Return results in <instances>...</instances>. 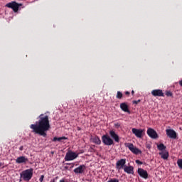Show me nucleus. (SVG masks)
I'll return each instance as SVG.
<instances>
[{
	"label": "nucleus",
	"instance_id": "nucleus-1",
	"mask_svg": "<svg viewBox=\"0 0 182 182\" xmlns=\"http://www.w3.org/2000/svg\"><path fill=\"white\" fill-rule=\"evenodd\" d=\"M38 121L36 124H31L30 128L33 129V132L46 137V132L50 129L49 123V116L41 114L38 117Z\"/></svg>",
	"mask_w": 182,
	"mask_h": 182
},
{
	"label": "nucleus",
	"instance_id": "nucleus-2",
	"mask_svg": "<svg viewBox=\"0 0 182 182\" xmlns=\"http://www.w3.org/2000/svg\"><path fill=\"white\" fill-rule=\"evenodd\" d=\"M33 177V168L26 169L20 173V179L19 181H31Z\"/></svg>",
	"mask_w": 182,
	"mask_h": 182
},
{
	"label": "nucleus",
	"instance_id": "nucleus-3",
	"mask_svg": "<svg viewBox=\"0 0 182 182\" xmlns=\"http://www.w3.org/2000/svg\"><path fill=\"white\" fill-rule=\"evenodd\" d=\"M78 157V154L73 151H68L65 156V161H72Z\"/></svg>",
	"mask_w": 182,
	"mask_h": 182
},
{
	"label": "nucleus",
	"instance_id": "nucleus-4",
	"mask_svg": "<svg viewBox=\"0 0 182 182\" xmlns=\"http://www.w3.org/2000/svg\"><path fill=\"white\" fill-rule=\"evenodd\" d=\"M21 4H18L16 1H12L6 4V7L12 9L14 12H18V10H19V7H21Z\"/></svg>",
	"mask_w": 182,
	"mask_h": 182
},
{
	"label": "nucleus",
	"instance_id": "nucleus-5",
	"mask_svg": "<svg viewBox=\"0 0 182 182\" xmlns=\"http://www.w3.org/2000/svg\"><path fill=\"white\" fill-rule=\"evenodd\" d=\"M125 146L129 148V149L134 154H141V151L138 148L135 147L132 143H125Z\"/></svg>",
	"mask_w": 182,
	"mask_h": 182
},
{
	"label": "nucleus",
	"instance_id": "nucleus-6",
	"mask_svg": "<svg viewBox=\"0 0 182 182\" xmlns=\"http://www.w3.org/2000/svg\"><path fill=\"white\" fill-rule=\"evenodd\" d=\"M126 164V159H121L116 163V168L117 170H122V168L124 170Z\"/></svg>",
	"mask_w": 182,
	"mask_h": 182
},
{
	"label": "nucleus",
	"instance_id": "nucleus-7",
	"mask_svg": "<svg viewBox=\"0 0 182 182\" xmlns=\"http://www.w3.org/2000/svg\"><path fill=\"white\" fill-rule=\"evenodd\" d=\"M102 142L107 146H111L114 144L113 140L108 135H103L102 136Z\"/></svg>",
	"mask_w": 182,
	"mask_h": 182
},
{
	"label": "nucleus",
	"instance_id": "nucleus-8",
	"mask_svg": "<svg viewBox=\"0 0 182 182\" xmlns=\"http://www.w3.org/2000/svg\"><path fill=\"white\" fill-rule=\"evenodd\" d=\"M16 163L17 164H26V163H29V159L23 156H19L16 159Z\"/></svg>",
	"mask_w": 182,
	"mask_h": 182
},
{
	"label": "nucleus",
	"instance_id": "nucleus-9",
	"mask_svg": "<svg viewBox=\"0 0 182 182\" xmlns=\"http://www.w3.org/2000/svg\"><path fill=\"white\" fill-rule=\"evenodd\" d=\"M166 135L173 139H176L177 138V133L173 130L171 129H167L166 130Z\"/></svg>",
	"mask_w": 182,
	"mask_h": 182
},
{
	"label": "nucleus",
	"instance_id": "nucleus-10",
	"mask_svg": "<svg viewBox=\"0 0 182 182\" xmlns=\"http://www.w3.org/2000/svg\"><path fill=\"white\" fill-rule=\"evenodd\" d=\"M138 174L140 176V177H142V178H149V174L147 171L143 168H138Z\"/></svg>",
	"mask_w": 182,
	"mask_h": 182
},
{
	"label": "nucleus",
	"instance_id": "nucleus-11",
	"mask_svg": "<svg viewBox=\"0 0 182 182\" xmlns=\"http://www.w3.org/2000/svg\"><path fill=\"white\" fill-rule=\"evenodd\" d=\"M132 133H133L136 137H138V138H141V137H142V136H143V132H144L143 129H136V128H133V129H132Z\"/></svg>",
	"mask_w": 182,
	"mask_h": 182
},
{
	"label": "nucleus",
	"instance_id": "nucleus-12",
	"mask_svg": "<svg viewBox=\"0 0 182 182\" xmlns=\"http://www.w3.org/2000/svg\"><path fill=\"white\" fill-rule=\"evenodd\" d=\"M147 134L152 139H156L159 137L156 132L151 129V128H149L147 130Z\"/></svg>",
	"mask_w": 182,
	"mask_h": 182
},
{
	"label": "nucleus",
	"instance_id": "nucleus-13",
	"mask_svg": "<svg viewBox=\"0 0 182 182\" xmlns=\"http://www.w3.org/2000/svg\"><path fill=\"white\" fill-rule=\"evenodd\" d=\"M85 168H86V166L82 164L79 166L77 168H75L73 171L74 173H75V174H82Z\"/></svg>",
	"mask_w": 182,
	"mask_h": 182
},
{
	"label": "nucleus",
	"instance_id": "nucleus-14",
	"mask_svg": "<svg viewBox=\"0 0 182 182\" xmlns=\"http://www.w3.org/2000/svg\"><path fill=\"white\" fill-rule=\"evenodd\" d=\"M151 95L154 97H164V94L161 90H154L151 91Z\"/></svg>",
	"mask_w": 182,
	"mask_h": 182
},
{
	"label": "nucleus",
	"instance_id": "nucleus-15",
	"mask_svg": "<svg viewBox=\"0 0 182 182\" xmlns=\"http://www.w3.org/2000/svg\"><path fill=\"white\" fill-rule=\"evenodd\" d=\"M125 173H127V174H134V167L132 166H124V169Z\"/></svg>",
	"mask_w": 182,
	"mask_h": 182
},
{
	"label": "nucleus",
	"instance_id": "nucleus-16",
	"mask_svg": "<svg viewBox=\"0 0 182 182\" xmlns=\"http://www.w3.org/2000/svg\"><path fill=\"white\" fill-rule=\"evenodd\" d=\"M120 108L122 109V111L130 114V111L129 110V107L127 105V103H125V102L121 103Z\"/></svg>",
	"mask_w": 182,
	"mask_h": 182
},
{
	"label": "nucleus",
	"instance_id": "nucleus-17",
	"mask_svg": "<svg viewBox=\"0 0 182 182\" xmlns=\"http://www.w3.org/2000/svg\"><path fill=\"white\" fill-rule=\"evenodd\" d=\"M109 134L111 137L113 138L116 142L119 141V136L115 133L114 130H111L109 132Z\"/></svg>",
	"mask_w": 182,
	"mask_h": 182
},
{
	"label": "nucleus",
	"instance_id": "nucleus-18",
	"mask_svg": "<svg viewBox=\"0 0 182 182\" xmlns=\"http://www.w3.org/2000/svg\"><path fill=\"white\" fill-rule=\"evenodd\" d=\"M159 156H161V159L164 160H168V157L169 156L168 152H159Z\"/></svg>",
	"mask_w": 182,
	"mask_h": 182
},
{
	"label": "nucleus",
	"instance_id": "nucleus-19",
	"mask_svg": "<svg viewBox=\"0 0 182 182\" xmlns=\"http://www.w3.org/2000/svg\"><path fill=\"white\" fill-rule=\"evenodd\" d=\"M68 139V137L66 136H61V137H56L55 136L53 139V141H59V142H62L63 140H66Z\"/></svg>",
	"mask_w": 182,
	"mask_h": 182
},
{
	"label": "nucleus",
	"instance_id": "nucleus-20",
	"mask_svg": "<svg viewBox=\"0 0 182 182\" xmlns=\"http://www.w3.org/2000/svg\"><path fill=\"white\" fill-rule=\"evenodd\" d=\"M92 141L94 143H95L96 144H101V141H100V138L98 136H95L92 139Z\"/></svg>",
	"mask_w": 182,
	"mask_h": 182
},
{
	"label": "nucleus",
	"instance_id": "nucleus-21",
	"mask_svg": "<svg viewBox=\"0 0 182 182\" xmlns=\"http://www.w3.org/2000/svg\"><path fill=\"white\" fill-rule=\"evenodd\" d=\"M157 148L159 150L163 151V150L166 149V146H164V144L161 143V144L157 145Z\"/></svg>",
	"mask_w": 182,
	"mask_h": 182
},
{
	"label": "nucleus",
	"instance_id": "nucleus-22",
	"mask_svg": "<svg viewBox=\"0 0 182 182\" xmlns=\"http://www.w3.org/2000/svg\"><path fill=\"white\" fill-rule=\"evenodd\" d=\"M122 97H123L122 93L121 92L118 91L116 97L117 99H122Z\"/></svg>",
	"mask_w": 182,
	"mask_h": 182
},
{
	"label": "nucleus",
	"instance_id": "nucleus-23",
	"mask_svg": "<svg viewBox=\"0 0 182 182\" xmlns=\"http://www.w3.org/2000/svg\"><path fill=\"white\" fill-rule=\"evenodd\" d=\"M177 164L180 168H182V159H178L177 161Z\"/></svg>",
	"mask_w": 182,
	"mask_h": 182
},
{
	"label": "nucleus",
	"instance_id": "nucleus-24",
	"mask_svg": "<svg viewBox=\"0 0 182 182\" xmlns=\"http://www.w3.org/2000/svg\"><path fill=\"white\" fill-rule=\"evenodd\" d=\"M166 95L167 97H172L173 96V94L171 91H166Z\"/></svg>",
	"mask_w": 182,
	"mask_h": 182
},
{
	"label": "nucleus",
	"instance_id": "nucleus-25",
	"mask_svg": "<svg viewBox=\"0 0 182 182\" xmlns=\"http://www.w3.org/2000/svg\"><path fill=\"white\" fill-rule=\"evenodd\" d=\"M43 178H45V176L41 175V177H40V178H39V181H40V182H43Z\"/></svg>",
	"mask_w": 182,
	"mask_h": 182
},
{
	"label": "nucleus",
	"instance_id": "nucleus-26",
	"mask_svg": "<svg viewBox=\"0 0 182 182\" xmlns=\"http://www.w3.org/2000/svg\"><path fill=\"white\" fill-rule=\"evenodd\" d=\"M120 126H121V124L119 123H115L114 124V127L117 128V129L119 128Z\"/></svg>",
	"mask_w": 182,
	"mask_h": 182
},
{
	"label": "nucleus",
	"instance_id": "nucleus-27",
	"mask_svg": "<svg viewBox=\"0 0 182 182\" xmlns=\"http://www.w3.org/2000/svg\"><path fill=\"white\" fill-rule=\"evenodd\" d=\"M135 163H136V164H139L140 166H141V164H143V163H142L141 161H139V160H136V161H135Z\"/></svg>",
	"mask_w": 182,
	"mask_h": 182
},
{
	"label": "nucleus",
	"instance_id": "nucleus-28",
	"mask_svg": "<svg viewBox=\"0 0 182 182\" xmlns=\"http://www.w3.org/2000/svg\"><path fill=\"white\" fill-rule=\"evenodd\" d=\"M59 182H69V181H68L67 180L65 179V178H63L60 179L59 181Z\"/></svg>",
	"mask_w": 182,
	"mask_h": 182
},
{
	"label": "nucleus",
	"instance_id": "nucleus-29",
	"mask_svg": "<svg viewBox=\"0 0 182 182\" xmlns=\"http://www.w3.org/2000/svg\"><path fill=\"white\" fill-rule=\"evenodd\" d=\"M140 101H141L140 100H137V101L134 100V101H133V104L137 105Z\"/></svg>",
	"mask_w": 182,
	"mask_h": 182
},
{
	"label": "nucleus",
	"instance_id": "nucleus-30",
	"mask_svg": "<svg viewBox=\"0 0 182 182\" xmlns=\"http://www.w3.org/2000/svg\"><path fill=\"white\" fill-rule=\"evenodd\" d=\"M59 178V176H56L55 178L51 179V180H54V181H56V180H58Z\"/></svg>",
	"mask_w": 182,
	"mask_h": 182
},
{
	"label": "nucleus",
	"instance_id": "nucleus-31",
	"mask_svg": "<svg viewBox=\"0 0 182 182\" xmlns=\"http://www.w3.org/2000/svg\"><path fill=\"white\" fill-rule=\"evenodd\" d=\"M19 150H20V151H23V146H20V147H19Z\"/></svg>",
	"mask_w": 182,
	"mask_h": 182
},
{
	"label": "nucleus",
	"instance_id": "nucleus-32",
	"mask_svg": "<svg viewBox=\"0 0 182 182\" xmlns=\"http://www.w3.org/2000/svg\"><path fill=\"white\" fill-rule=\"evenodd\" d=\"M129 94H130L129 92L128 91L125 92V95H129Z\"/></svg>",
	"mask_w": 182,
	"mask_h": 182
},
{
	"label": "nucleus",
	"instance_id": "nucleus-33",
	"mask_svg": "<svg viewBox=\"0 0 182 182\" xmlns=\"http://www.w3.org/2000/svg\"><path fill=\"white\" fill-rule=\"evenodd\" d=\"M179 85L182 87V80L179 82Z\"/></svg>",
	"mask_w": 182,
	"mask_h": 182
},
{
	"label": "nucleus",
	"instance_id": "nucleus-34",
	"mask_svg": "<svg viewBox=\"0 0 182 182\" xmlns=\"http://www.w3.org/2000/svg\"><path fill=\"white\" fill-rule=\"evenodd\" d=\"M77 129L78 131H80V130H81V128H80V127H77Z\"/></svg>",
	"mask_w": 182,
	"mask_h": 182
},
{
	"label": "nucleus",
	"instance_id": "nucleus-35",
	"mask_svg": "<svg viewBox=\"0 0 182 182\" xmlns=\"http://www.w3.org/2000/svg\"><path fill=\"white\" fill-rule=\"evenodd\" d=\"M2 166H4V164L0 162V168H1Z\"/></svg>",
	"mask_w": 182,
	"mask_h": 182
},
{
	"label": "nucleus",
	"instance_id": "nucleus-36",
	"mask_svg": "<svg viewBox=\"0 0 182 182\" xmlns=\"http://www.w3.org/2000/svg\"><path fill=\"white\" fill-rule=\"evenodd\" d=\"M50 182H56V181H55V180H50Z\"/></svg>",
	"mask_w": 182,
	"mask_h": 182
},
{
	"label": "nucleus",
	"instance_id": "nucleus-37",
	"mask_svg": "<svg viewBox=\"0 0 182 182\" xmlns=\"http://www.w3.org/2000/svg\"><path fill=\"white\" fill-rule=\"evenodd\" d=\"M134 90H132V94L134 95Z\"/></svg>",
	"mask_w": 182,
	"mask_h": 182
},
{
	"label": "nucleus",
	"instance_id": "nucleus-38",
	"mask_svg": "<svg viewBox=\"0 0 182 182\" xmlns=\"http://www.w3.org/2000/svg\"><path fill=\"white\" fill-rule=\"evenodd\" d=\"M51 154H54L55 153H54L53 151H51Z\"/></svg>",
	"mask_w": 182,
	"mask_h": 182
},
{
	"label": "nucleus",
	"instance_id": "nucleus-39",
	"mask_svg": "<svg viewBox=\"0 0 182 182\" xmlns=\"http://www.w3.org/2000/svg\"><path fill=\"white\" fill-rule=\"evenodd\" d=\"M68 166L70 165V164H66Z\"/></svg>",
	"mask_w": 182,
	"mask_h": 182
},
{
	"label": "nucleus",
	"instance_id": "nucleus-40",
	"mask_svg": "<svg viewBox=\"0 0 182 182\" xmlns=\"http://www.w3.org/2000/svg\"><path fill=\"white\" fill-rule=\"evenodd\" d=\"M72 167H73V166Z\"/></svg>",
	"mask_w": 182,
	"mask_h": 182
}]
</instances>
